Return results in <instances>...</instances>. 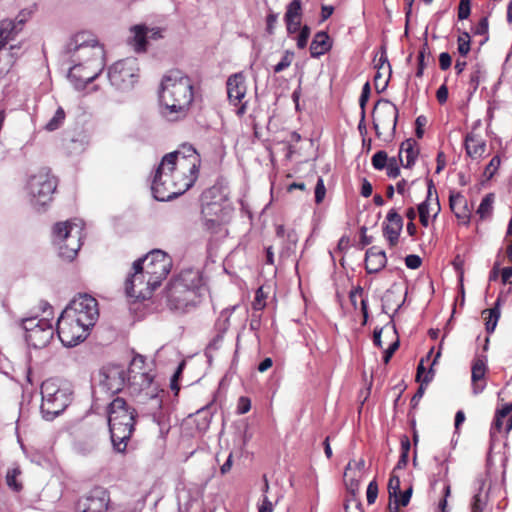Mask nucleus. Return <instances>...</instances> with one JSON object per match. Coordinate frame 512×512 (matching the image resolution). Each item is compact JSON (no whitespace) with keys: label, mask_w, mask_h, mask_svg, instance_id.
I'll list each match as a JSON object with an SVG mask.
<instances>
[{"label":"nucleus","mask_w":512,"mask_h":512,"mask_svg":"<svg viewBox=\"0 0 512 512\" xmlns=\"http://www.w3.org/2000/svg\"><path fill=\"white\" fill-rule=\"evenodd\" d=\"M437 101L444 104L448 99V88L445 84L441 85L436 92Z\"/></svg>","instance_id":"e2e57ef3"},{"label":"nucleus","mask_w":512,"mask_h":512,"mask_svg":"<svg viewBox=\"0 0 512 512\" xmlns=\"http://www.w3.org/2000/svg\"><path fill=\"white\" fill-rule=\"evenodd\" d=\"M178 168L174 165H164V159L160 162L153 181L152 193L158 201H169L186 192L196 181L193 174H178Z\"/></svg>","instance_id":"7ed1b4c3"},{"label":"nucleus","mask_w":512,"mask_h":512,"mask_svg":"<svg viewBox=\"0 0 512 512\" xmlns=\"http://www.w3.org/2000/svg\"><path fill=\"white\" fill-rule=\"evenodd\" d=\"M458 52L462 55V56H467V54L470 52V35L469 33L467 32H463L459 37H458Z\"/></svg>","instance_id":"79ce46f5"},{"label":"nucleus","mask_w":512,"mask_h":512,"mask_svg":"<svg viewBox=\"0 0 512 512\" xmlns=\"http://www.w3.org/2000/svg\"><path fill=\"white\" fill-rule=\"evenodd\" d=\"M349 300L354 309H358V306H360V310L362 311L364 316V323H366L368 318V312L366 300L363 297V290L361 288H356L352 290L349 294Z\"/></svg>","instance_id":"c9c22d12"},{"label":"nucleus","mask_w":512,"mask_h":512,"mask_svg":"<svg viewBox=\"0 0 512 512\" xmlns=\"http://www.w3.org/2000/svg\"><path fill=\"white\" fill-rule=\"evenodd\" d=\"M416 129L415 133L417 138H422L424 134L423 127L427 124V118L424 115H420L416 118L415 121Z\"/></svg>","instance_id":"052dcab7"},{"label":"nucleus","mask_w":512,"mask_h":512,"mask_svg":"<svg viewBox=\"0 0 512 512\" xmlns=\"http://www.w3.org/2000/svg\"><path fill=\"white\" fill-rule=\"evenodd\" d=\"M508 418L505 426V434L512 430V403L505 404L495 412L494 420L490 428V437L494 438L496 433H502V418Z\"/></svg>","instance_id":"b1692460"},{"label":"nucleus","mask_w":512,"mask_h":512,"mask_svg":"<svg viewBox=\"0 0 512 512\" xmlns=\"http://www.w3.org/2000/svg\"><path fill=\"white\" fill-rule=\"evenodd\" d=\"M108 498L104 492L98 496H88L77 503V512H106Z\"/></svg>","instance_id":"393cba45"},{"label":"nucleus","mask_w":512,"mask_h":512,"mask_svg":"<svg viewBox=\"0 0 512 512\" xmlns=\"http://www.w3.org/2000/svg\"><path fill=\"white\" fill-rule=\"evenodd\" d=\"M251 408V401L248 397H240L238 399V403H237V413L238 414H245L247 413Z\"/></svg>","instance_id":"5fc2aeb1"},{"label":"nucleus","mask_w":512,"mask_h":512,"mask_svg":"<svg viewBox=\"0 0 512 512\" xmlns=\"http://www.w3.org/2000/svg\"><path fill=\"white\" fill-rule=\"evenodd\" d=\"M301 16V2L299 0H293L287 7L285 14V20H297Z\"/></svg>","instance_id":"ea45409f"},{"label":"nucleus","mask_w":512,"mask_h":512,"mask_svg":"<svg viewBox=\"0 0 512 512\" xmlns=\"http://www.w3.org/2000/svg\"><path fill=\"white\" fill-rule=\"evenodd\" d=\"M433 192L435 193V199L434 200H435V205L437 206V209H436V212H435V216H436L437 213L440 210V205H439V202H438L437 191L435 189L434 183H433L432 180H429V182H428L427 198H426V200L424 202H422L418 206L419 220H420V223L424 227H427L429 225V205H430V201L432 200Z\"/></svg>","instance_id":"cd10ccee"},{"label":"nucleus","mask_w":512,"mask_h":512,"mask_svg":"<svg viewBox=\"0 0 512 512\" xmlns=\"http://www.w3.org/2000/svg\"><path fill=\"white\" fill-rule=\"evenodd\" d=\"M449 206L461 224L468 225L470 223L472 206H469L468 201L464 195H462L460 192L450 193Z\"/></svg>","instance_id":"412c9836"},{"label":"nucleus","mask_w":512,"mask_h":512,"mask_svg":"<svg viewBox=\"0 0 512 512\" xmlns=\"http://www.w3.org/2000/svg\"><path fill=\"white\" fill-rule=\"evenodd\" d=\"M426 46H427V44L424 45L423 49L419 51L418 56H417L418 66H417V71H416V77H419V78L423 76V72H424V68H425L424 59H425Z\"/></svg>","instance_id":"4d7b16f0"},{"label":"nucleus","mask_w":512,"mask_h":512,"mask_svg":"<svg viewBox=\"0 0 512 512\" xmlns=\"http://www.w3.org/2000/svg\"><path fill=\"white\" fill-rule=\"evenodd\" d=\"M373 166L378 169H384V150L378 151L372 158Z\"/></svg>","instance_id":"680f3d73"},{"label":"nucleus","mask_w":512,"mask_h":512,"mask_svg":"<svg viewBox=\"0 0 512 512\" xmlns=\"http://www.w3.org/2000/svg\"><path fill=\"white\" fill-rule=\"evenodd\" d=\"M386 171H387L388 176L393 177V178H395L399 175V168L394 166V160L388 161L387 158H386Z\"/></svg>","instance_id":"0e129e2a"},{"label":"nucleus","mask_w":512,"mask_h":512,"mask_svg":"<svg viewBox=\"0 0 512 512\" xmlns=\"http://www.w3.org/2000/svg\"><path fill=\"white\" fill-rule=\"evenodd\" d=\"M488 372L487 360L484 356H476L471 365V386L475 395L482 393L486 388L485 376Z\"/></svg>","instance_id":"aec40b11"},{"label":"nucleus","mask_w":512,"mask_h":512,"mask_svg":"<svg viewBox=\"0 0 512 512\" xmlns=\"http://www.w3.org/2000/svg\"><path fill=\"white\" fill-rule=\"evenodd\" d=\"M386 220L389 222L386 225V234L391 247L398 243L400 232L403 228V219L395 211L390 210L386 215Z\"/></svg>","instance_id":"a878e982"},{"label":"nucleus","mask_w":512,"mask_h":512,"mask_svg":"<svg viewBox=\"0 0 512 512\" xmlns=\"http://www.w3.org/2000/svg\"><path fill=\"white\" fill-rule=\"evenodd\" d=\"M471 6L470 0H460L458 7V18L459 20H465L470 16Z\"/></svg>","instance_id":"8fccbe9b"},{"label":"nucleus","mask_w":512,"mask_h":512,"mask_svg":"<svg viewBox=\"0 0 512 512\" xmlns=\"http://www.w3.org/2000/svg\"><path fill=\"white\" fill-rule=\"evenodd\" d=\"M154 375L151 371H142L128 376V381L139 391H144L152 386Z\"/></svg>","instance_id":"473e14b6"},{"label":"nucleus","mask_w":512,"mask_h":512,"mask_svg":"<svg viewBox=\"0 0 512 512\" xmlns=\"http://www.w3.org/2000/svg\"><path fill=\"white\" fill-rule=\"evenodd\" d=\"M41 413L45 420L52 421L62 414L72 400L68 384L56 379H47L41 385Z\"/></svg>","instance_id":"423d86ee"},{"label":"nucleus","mask_w":512,"mask_h":512,"mask_svg":"<svg viewBox=\"0 0 512 512\" xmlns=\"http://www.w3.org/2000/svg\"><path fill=\"white\" fill-rule=\"evenodd\" d=\"M194 100L192 80L180 70L168 71L161 80L160 112L169 121L187 116Z\"/></svg>","instance_id":"f257e3e1"},{"label":"nucleus","mask_w":512,"mask_h":512,"mask_svg":"<svg viewBox=\"0 0 512 512\" xmlns=\"http://www.w3.org/2000/svg\"><path fill=\"white\" fill-rule=\"evenodd\" d=\"M132 34L129 43L138 53L145 52L147 48V39L149 27L144 24L134 25L130 28Z\"/></svg>","instance_id":"bb28decb"},{"label":"nucleus","mask_w":512,"mask_h":512,"mask_svg":"<svg viewBox=\"0 0 512 512\" xmlns=\"http://www.w3.org/2000/svg\"><path fill=\"white\" fill-rule=\"evenodd\" d=\"M136 411L120 397L115 398L108 407V424L111 441L117 452H124L132 436Z\"/></svg>","instance_id":"20e7f679"},{"label":"nucleus","mask_w":512,"mask_h":512,"mask_svg":"<svg viewBox=\"0 0 512 512\" xmlns=\"http://www.w3.org/2000/svg\"><path fill=\"white\" fill-rule=\"evenodd\" d=\"M365 266L368 273H377L384 268V251L373 246L366 252Z\"/></svg>","instance_id":"c756f323"},{"label":"nucleus","mask_w":512,"mask_h":512,"mask_svg":"<svg viewBox=\"0 0 512 512\" xmlns=\"http://www.w3.org/2000/svg\"><path fill=\"white\" fill-rule=\"evenodd\" d=\"M294 58V53L287 50L285 51L284 55L282 56L281 60L279 63H277L273 70L275 73H280L282 72L283 70H285L286 68H288L291 63H292V60Z\"/></svg>","instance_id":"37998d69"},{"label":"nucleus","mask_w":512,"mask_h":512,"mask_svg":"<svg viewBox=\"0 0 512 512\" xmlns=\"http://www.w3.org/2000/svg\"><path fill=\"white\" fill-rule=\"evenodd\" d=\"M90 327L77 321L66 312H62L57 321V334L62 344L74 347L88 336Z\"/></svg>","instance_id":"f8f14e48"},{"label":"nucleus","mask_w":512,"mask_h":512,"mask_svg":"<svg viewBox=\"0 0 512 512\" xmlns=\"http://www.w3.org/2000/svg\"><path fill=\"white\" fill-rule=\"evenodd\" d=\"M266 294L263 291V287L257 289L255 298L252 302V308L255 311H261L266 306Z\"/></svg>","instance_id":"c03bdc74"},{"label":"nucleus","mask_w":512,"mask_h":512,"mask_svg":"<svg viewBox=\"0 0 512 512\" xmlns=\"http://www.w3.org/2000/svg\"><path fill=\"white\" fill-rule=\"evenodd\" d=\"M74 61L77 63L70 68L69 77L84 84L91 83L104 68V49L96 41L92 44L81 43L76 47Z\"/></svg>","instance_id":"39448f33"},{"label":"nucleus","mask_w":512,"mask_h":512,"mask_svg":"<svg viewBox=\"0 0 512 512\" xmlns=\"http://www.w3.org/2000/svg\"><path fill=\"white\" fill-rule=\"evenodd\" d=\"M479 79H480V72L477 70V71H474L470 74V78H469V87L473 90V91H476L478 86H479Z\"/></svg>","instance_id":"69168bd1"},{"label":"nucleus","mask_w":512,"mask_h":512,"mask_svg":"<svg viewBox=\"0 0 512 512\" xmlns=\"http://www.w3.org/2000/svg\"><path fill=\"white\" fill-rule=\"evenodd\" d=\"M139 67L136 58H126L115 62L108 71L112 86L119 90H128L134 86L139 77Z\"/></svg>","instance_id":"1a4fd4ad"},{"label":"nucleus","mask_w":512,"mask_h":512,"mask_svg":"<svg viewBox=\"0 0 512 512\" xmlns=\"http://www.w3.org/2000/svg\"><path fill=\"white\" fill-rule=\"evenodd\" d=\"M142 371H147L145 369V358L142 355H136L129 366L128 376L131 374H137Z\"/></svg>","instance_id":"a19ab883"},{"label":"nucleus","mask_w":512,"mask_h":512,"mask_svg":"<svg viewBox=\"0 0 512 512\" xmlns=\"http://www.w3.org/2000/svg\"><path fill=\"white\" fill-rule=\"evenodd\" d=\"M503 303L502 296L499 295L494 303V306L482 311V317L485 321V329L488 334L494 332L499 318L501 316V305Z\"/></svg>","instance_id":"c85d7f7f"},{"label":"nucleus","mask_w":512,"mask_h":512,"mask_svg":"<svg viewBox=\"0 0 512 512\" xmlns=\"http://www.w3.org/2000/svg\"><path fill=\"white\" fill-rule=\"evenodd\" d=\"M418 155L416 142L412 139L404 141L399 150V160L403 167L410 168L414 165Z\"/></svg>","instance_id":"7c9ffc66"},{"label":"nucleus","mask_w":512,"mask_h":512,"mask_svg":"<svg viewBox=\"0 0 512 512\" xmlns=\"http://www.w3.org/2000/svg\"><path fill=\"white\" fill-rule=\"evenodd\" d=\"M57 182L54 176L48 170H41L30 177L28 181V192L31 197V203L39 208L48 204L56 190Z\"/></svg>","instance_id":"6e6552de"},{"label":"nucleus","mask_w":512,"mask_h":512,"mask_svg":"<svg viewBox=\"0 0 512 512\" xmlns=\"http://www.w3.org/2000/svg\"><path fill=\"white\" fill-rule=\"evenodd\" d=\"M151 412L153 422L159 427V435L161 438H165L170 430V424L166 415L161 411L162 400L157 394H153L150 397Z\"/></svg>","instance_id":"4be33fe9"},{"label":"nucleus","mask_w":512,"mask_h":512,"mask_svg":"<svg viewBox=\"0 0 512 512\" xmlns=\"http://www.w3.org/2000/svg\"><path fill=\"white\" fill-rule=\"evenodd\" d=\"M494 200L495 196L493 193L485 195L482 199L478 209L476 210V214L480 220H486L492 216Z\"/></svg>","instance_id":"f704fd0d"},{"label":"nucleus","mask_w":512,"mask_h":512,"mask_svg":"<svg viewBox=\"0 0 512 512\" xmlns=\"http://www.w3.org/2000/svg\"><path fill=\"white\" fill-rule=\"evenodd\" d=\"M136 262H140L150 281L158 286L167 277L172 266L171 258L162 250H153Z\"/></svg>","instance_id":"ddd939ff"},{"label":"nucleus","mask_w":512,"mask_h":512,"mask_svg":"<svg viewBox=\"0 0 512 512\" xmlns=\"http://www.w3.org/2000/svg\"><path fill=\"white\" fill-rule=\"evenodd\" d=\"M164 165H174L178 168V174H193L198 177L201 159L196 149L189 144H183L178 150L166 154Z\"/></svg>","instance_id":"9b49d317"},{"label":"nucleus","mask_w":512,"mask_h":512,"mask_svg":"<svg viewBox=\"0 0 512 512\" xmlns=\"http://www.w3.org/2000/svg\"><path fill=\"white\" fill-rule=\"evenodd\" d=\"M365 475V461L364 459H352L345 467L343 480L347 491L351 495H356L360 482Z\"/></svg>","instance_id":"a211bd4d"},{"label":"nucleus","mask_w":512,"mask_h":512,"mask_svg":"<svg viewBox=\"0 0 512 512\" xmlns=\"http://www.w3.org/2000/svg\"><path fill=\"white\" fill-rule=\"evenodd\" d=\"M512 277V266L504 267L501 270V280L503 284L510 283V278Z\"/></svg>","instance_id":"774afa93"},{"label":"nucleus","mask_w":512,"mask_h":512,"mask_svg":"<svg viewBox=\"0 0 512 512\" xmlns=\"http://www.w3.org/2000/svg\"><path fill=\"white\" fill-rule=\"evenodd\" d=\"M309 36H310V29H309V27L304 26L301 29V31L297 37V47L300 49L305 48L307 45Z\"/></svg>","instance_id":"864d4df0"},{"label":"nucleus","mask_w":512,"mask_h":512,"mask_svg":"<svg viewBox=\"0 0 512 512\" xmlns=\"http://www.w3.org/2000/svg\"><path fill=\"white\" fill-rule=\"evenodd\" d=\"M388 492H389V500H392L393 497H396L398 493H400V479L398 476L391 473L389 482H388Z\"/></svg>","instance_id":"a18cd8bd"},{"label":"nucleus","mask_w":512,"mask_h":512,"mask_svg":"<svg viewBox=\"0 0 512 512\" xmlns=\"http://www.w3.org/2000/svg\"><path fill=\"white\" fill-rule=\"evenodd\" d=\"M84 223L82 220L65 221L55 224L54 241L59 246V255L66 260H73L81 245Z\"/></svg>","instance_id":"0eeeda50"},{"label":"nucleus","mask_w":512,"mask_h":512,"mask_svg":"<svg viewBox=\"0 0 512 512\" xmlns=\"http://www.w3.org/2000/svg\"><path fill=\"white\" fill-rule=\"evenodd\" d=\"M22 327L28 345L37 349L46 347L54 336L53 325L46 318H25L22 320Z\"/></svg>","instance_id":"9d476101"},{"label":"nucleus","mask_w":512,"mask_h":512,"mask_svg":"<svg viewBox=\"0 0 512 512\" xmlns=\"http://www.w3.org/2000/svg\"><path fill=\"white\" fill-rule=\"evenodd\" d=\"M205 291L202 273L199 270H183L168 286V305L170 309L185 312L200 303Z\"/></svg>","instance_id":"f03ea898"},{"label":"nucleus","mask_w":512,"mask_h":512,"mask_svg":"<svg viewBox=\"0 0 512 512\" xmlns=\"http://www.w3.org/2000/svg\"><path fill=\"white\" fill-rule=\"evenodd\" d=\"M202 220L207 231L217 232L226 220L229 210L218 202H208L202 205Z\"/></svg>","instance_id":"f3484780"},{"label":"nucleus","mask_w":512,"mask_h":512,"mask_svg":"<svg viewBox=\"0 0 512 512\" xmlns=\"http://www.w3.org/2000/svg\"><path fill=\"white\" fill-rule=\"evenodd\" d=\"M413 493V486L410 484L404 491L400 490V493L392 500H389L388 509L390 512H399L401 507H406L411 499Z\"/></svg>","instance_id":"72a5a7b5"},{"label":"nucleus","mask_w":512,"mask_h":512,"mask_svg":"<svg viewBox=\"0 0 512 512\" xmlns=\"http://www.w3.org/2000/svg\"><path fill=\"white\" fill-rule=\"evenodd\" d=\"M227 95L229 102L235 106L239 105L236 113L238 116L245 114L247 106L242 100L246 95V84L243 73H235L227 79Z\"/></svg>","instance_id":"dca6fc26"},{"label":"nucleus","mask_w":512,"mask_h":512,"mask_svg":"<svg viewBox=\"0 0 512 512\" xmlns=\"http://www.w3.org/2000/svg\"><path fill=\"white\" fill-rule=\"evenodd\" d=\"M78 322L87 324L90 328L94 326L98 317V303L95 298L88 294H80L75 297L63 310Z\"/></svg>","instance_id":"2eb2a0df"},{"label":"nucleus","mask_w":512,"mask_h":512,"mask_svg":"<svg viewBox=\"0 0 512 512\" xmlns=\"http://www.w3.org/2000/svg\"><path fill=\"white\" fill-rule=\"evenodd\" d=\"M489 29V22L487 17H483L479 20L477 25L473 29L475 35H487Z\"/></svg>","instance_id":"603ef678"},{"label":"nucleus","mask_w":512,"mask_h":512,"mask_svg":"<svg viewBox=\"0 0 512 512\" xmlns=\"http://www.w3.org/2000/svg\"><path fill=\"white\" fill-rule=\"evenodd\" d=\"M405 264L410 269H418L422 264V260L418 255L411 254L406 256Z\"/></svg>","instance_id":"13d9d810"},{"label":"nucleus","mask_w":512,"mask_h":512,"mask_svg":"<svg viewBox=\"0 0 512 512\" xmlns=\"http://www.w3.org/2000/svg\"><path fill=\"white\" fill-rule=\"evenodd\" d=\"M345 512H363L362 504L356 495H351L346 499Z\"/></svg>","instance_id":"49530a36"},{"label":"nucleus","mask_w":512,"mask_h":512,"mask_svg":"<svg viewBox=\"0 0 512 512\" xmlns=\"http://www.w3.org/2000/svg\"><path fill=\"white\" fill-rule=\"evenodd\" d=\"M275 234L280 245L279 258H289L296 251L298 243L297 233L293 229L287 230L283 225H277Z\"/></svg>","instance_id":"6ab92c4d"},{"label":"nucleus","mask_w":512,"mask_h":512,"mask_svg":"<svg viewBox=\"0 0 512 512\" xmlns=\"http://www.w3.org/2000/svg\"><path fill=\"white\" fill-rule=\"evenodd\" d=\"M378 496V485L376 481H371L367 487L366 498L368 504H373Z\"/></svg>","instance_id":"3c124183"},{"label":"nucleus","mask_w":512,"mask_h":512,"mask_svg":"<svg viewBox=\"0 0 512 512\" xmlns=\"http://www.w3.org/2000/svg\"><path fill=\"white\" fill-rule=\"evenodd\" d=\"M66 114L62 107H58L54 116L47 122L45 129L55 131L60 128L65 120Z\"/></svg>","instance_id":"4c0bfd02"},{"label":"nucleus","mask_w":512,"mask_h":512,"mask_svg":"<svg viewBox=\"0 0 512 512\" xmlns=\"http://www.w3.org/2000/svg\"><path fill=\"white\" fill-rule=\"evenodd\" d=\"M500 164H501V159H500L499 155H495L490 160V162L488 163V165L485 168V171H484L485 176L488 179L492 178L494 176V174L497 172V170L499 169Z\"/></svg>","instance_id":"09e8293b"},{"label":"nucleus","mask_w":512,"mask_h":512,"mask_svg":"<svg viewBox=\"0 0 512 512\" xmlns=\"http://www.w3.org/2000/svg\"><path fill=\"white\" fill-rule=\"evenodd\" d=\"M397 292H402V291L396 285H393L390 289L386 290V303L390 304L391 302H393V305L398 308L404 302V298L400 295L398 297V299H392V297Z\"/></svg>","instance_id":"de8ad7c7"},{"label":"nucleus","mask_w":512,"mask_h":512,"mask_svg":"<svg viewBox=\"0 0 512 512\" xmlns=\"http://www.w3.org/2000/svg\"><path fill=\"white\" fill-rule=\"evenodd\" d=\"M258 509L259 512H273L274 506L272 502L268 499V497L265 495Z\"/></svg>","instance_id":"338daca9"},{"label":"nucleus","mask_w":512,"mask_h":512,"mask_svg":"<svg viewBox=\"0 0 512 512\" xmlns=\"http://www.w3.org/2000/svg\"><path fill=\"white\" fill-rule=\"evenodd\" d=\"M326 189L324 185V181L322 178H319L315 187V201L316 203L322 202L325 197Z\"/></svg>","instance_id":"6e6d98bb"},{"label":"nucleus","mask_w":512,"mask_h":512,"mask_svg":"<svg viewBox=\"0 0 512 512\" xmlns=\"http://www.w3.org/2000/svg\"><path fill=\"white\" fill-rule=\"evenodd\" d=\"M467 155L474 159H480L486 152V141L474 131L467 133L464 140Z\"/></svg>","instance_id":"5701e85b"},{"label":"nucleus","mask_w":512,"mask_h":512,"mask_svg":"<svg viewBox=\"0 0 512 512\" xmlns=\"http://www.w3.org/2000/svg\"><path fill=\"white\" fill-rule=\"evenodd\" d=\"M452 58L448 52H442L439 55V66L440 69L445 71L451 67Z\"/></svg>","instance_id":"bf43d9fd"},{"label":"nucleus","mask_w":512,"mask_h":512,"mask_svg":"<svg viewBox=\"0 0 512 512\" xmlns=\"http://www.w3.org/2000/svg\"><path fill=\"white\" fill-rule=\"evenodd\" d=\"M133 272L125 281V292L127 297L133 300H145L151 297L153 291L158 287L152 283L148 275L140 266V262H134Z\"/></svg>","instance_id":"4468645a"},{"label":"nucleus","mask_w":512,"mask_h":512,"mask_svg":"<svg viewBox=\"0 0 512 512\" xmlns=\"http://www.w3.org/2000/svg\"><path fill=\"white\" fill-rule=\"evenodd\" d=\"M20 473L21 472L18 468L9 469L7 471L6 483L14 491H20L22 489V484L17 481V477L20 475Z\"/></svg>","instance_id":"58836bf2"},{"label":"nucleus","mask_w":512,"mask_h":512,"mask_svg":"<svg viewBox=\"0 0 512 512\" xmlns=\"http://www.w3.org/2000/svg\"><path fill=\"white\" fill-rule=\"evenodd\" d=\"M15 23L12 20H3L0 23V50H2L9 40L14 37Z\"/></svg>","instance_id":"e433bc0d"},{"label":"nucleus","mask_w":512,"mask_h":512,"mask_svg":"<svg viewBox=\"0 0 512 512\" xmlns=\"http://www.w3.org/2000/svg\"><path fill=\"white\" fill-rule=\"evenodd\" d=\"M331 45L329 42V36L326 32H318L310 45V53L312 57H319L325 54Z\"/></svg>","instance_id":"2f4dec72"}]
</instances>
